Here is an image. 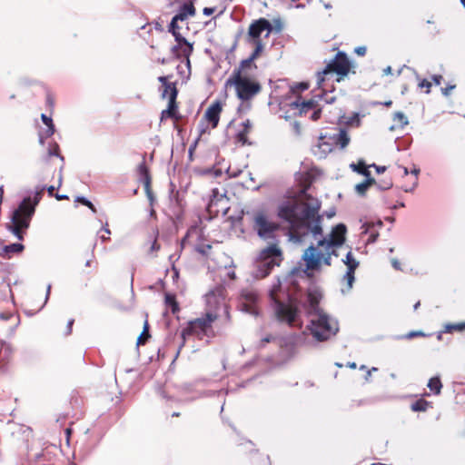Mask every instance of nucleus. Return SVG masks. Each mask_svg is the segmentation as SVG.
I'll return each instance as SVG.
<instances>
[{"label": "nucleus", "instance_id": "1", "mask_svg": "<svg viewBox=\"0 0 465 465\" xmlns=\"http://www.w3.org/2000/svg\"><path fill=\"white\" fill-rule=\"evenodd\" d=\"M307 189L308 186L301 191L299 200L279 210V216L290 224L292 238L299 242L309 233L315 238L322 234V217L319 214L321 202L308 193Z\"/></svg>", "mask_w": 465, "mask_h": 465}, {"label": "nucleus", "instance_id": "2", "mask_svg": "<svg viewBox=\"0 0 465 465\" xmlns=\"http://www.w3.org/2000/svg\"><path fill=\"white\" fill-rule=\"evenodd\" d=\"M347 229L343 223L334 226L328 238L318 241L316 246H309L302 254L306 269L319 270L322 264L330 266L331 256H338L337 249L345 242Z\"/></svg>", "mask_w": 465, "mask_h": 465}, {"label": "nucleus", "instance_id": "3", "mask_svg": "<svg viewBox=\"0 0 465 465\" xmlns=\"http://www.w3.org/2000/svg\"><path fill=\"white\" fill-rule=\"evenodd\" d=\"M255 60L250 58L241 61L226 81L227 85H233L237 97L242 101H249L262 91V84L255 74Z\"/></svg>", "mask_w": 465, "mask_h": 465}, {"label": "nucleus", "instance_id": "4", "mask_svg": "<svg viewBox=\"0 0 465 465\" xmlns=\"http://www.w3.org/2000/svg\"><path fill=\"white\" fill-rule=\"evenodd\" d=\"M45 188L37 192L34 200L31 197L25 198L18 207L13 212L11 222L7 229L20 241H23L26 230L30 226L32 217L35 212V206L42 198Z\"/></svg>", "mask_w": 465, "mask_h": 465}, {"label": "nucleus", "instance_id": "5", "mask_svg": "<svg viewBox=\"0 0 465 465\" xmlns=\"http://www.w3.org/2000/svg\"><path fill=\"white\" fill-rule=\"evenodd\" d=\"M272 31V25L271 22L265 18H259L251 23L248 28L246 41L254 46V50L248 58L256 60L262 54L264 45L261 36L265 33V37H268Z\"/></svg>", "mask_w": 465, "mask_h": 465}, {"label": "nucleus", "instance_id": "6", "mask_svg": "<svg viewBox=\"0 0 465 465\" xmlns=\"http://www.w3.org/2000/svg\"><path fill=\"white\" fill-rule=\"evenodd\" d=\"M217 320V315L212 312H207L203 317L194 319L187 323V326L183 329L181 337L183 339L182 346H184L187 338L196 336L202 340L204 336H210V332L213 335L212 331V324Z\"/></svg>", "mask_w": 465, "mask_h": 465}, {"label": "nucleus", "instance_id": "7", "mask_svg": "<svg viewBox=\"0 0 465 465\" xmlns=\"http://www.w3.org/2000/svg\"><path fill=\"white\" fill-rule=\"evenodd\" d=\"M316 319H312L308 329L312 337L318 341H325L334 336L339 331L337 322L331 320L325 312L316 314Z\"/></svg>", "mask_w": 465, "mask_h": 465}, {"label": "nucleus", "instance_id": "8", "mask_svg": "<svg viewBox=\"0 0 465 465\" xmlns=\"http://www.w3.org/2000/svg\"><path fill=\"white\" fill-rule=\"evenodd\" d=\"M252 227L260 238L267 240L274 237L280 225L271 219L267 211L260 209L252 213Z\"/></svg>", "mask_w": 465, "mask_h": 465}, {"label": "nucleus", "instance_id": "9", "mask_svg": "<svg viewBox=\"0 0 465 465\" xmlns=\"http://www.w3.org/2000/svg\"><path fill=\"white\" fill-rule=\"evenodd\" d=\"M259 260L258 275L264 278L275 266L281 264L283 260L282 252L276 243H272L260 252Z\"/></svg>", "mask_w": 465, "mask_h": 465}, {"label": "nucleus", "instance_id": "10", "mask_svg": "<svg viewBox=\"0 0 465 465\" xmlns=\"http://www.w3.org/2000/svg\"><path fill=\"white\" fill-rule=\"evenodd\" d=\"M352 64L348 55L344 52H338L334 58L327 64L322 73L319 74V81L322 82L324 79L322 75L334 73L337 74V81L344 79L351 71Z\"/></svg>", "mask_w": 465, "mask_h": 465}, {"label": "nucleus", "instance_id": "11", "mask_svg": "<svg viewBox=\"0 0 465 465\" xmlns=\"http://www.w3.org/2000/svg\"><path fill=\"white\" fill-rule=\"evenodd\" d=\"M229 209V198L226 196V191L221 192L218 188H213L206 207L210 216L217 217L220 213L225 215Z\"/></svg>", "mask_w": 465, "mask_h": 465}, {"label": "nucleus", "instance_id": "12", "mask_svg": "<svg viewBox=\"0 0 465 465\" xmlns=\"http://www.w3.org/2000/svg\"><path fill=\"white\" fill-rule=\"evenodd\" d=\"M240 302L242 311L252 315L259 314L260 293L252 287L241 291Z\"/></svg>", "mask_w": 465, "mask_h": 465}, {"label": "nucleus", "instance_id": "13", "mask_svg": "<svg viewBox=\"0 0 465 465\" xmlns=\"http://www.w3.org/2000/svg\"><path fill=\"white\" fill-rule=\"evenodd\" d=\"M175 38L176 45L171 49L176 59L184 58L188 67L191 65L190 55L193 51V45L189 43L180 31H170Z\"/></svg>", "mask_w": 465, "mask_h": 465}, {"label": "nucleus", "instance_id": "14", "mask_svg": "<svg viewBox=\"0 0 465 465\" xmlns=\"http://www.w3.org/2000/svg\"><path fill=\"white\" fill-rule=\"evenodd\" d=\"M274 304L277 319L280 322H286L289 326H293L298 315V308L282 301H277Z\"/></svg>", "mask_w": 465, "mask_h": 465}, {"label": "nucleus", "instance_id": "15", "mask_svg": "<svg viewBox=\"0 0 465 465\" xmlns=\"http://www.w3.org/2000/svg\"><path fill=\"white\" fill-rule=\"evenodd\" d=\"M169 118L173 121L174 128H177L178 123L183 119V115L179 113L178 110V103L175 91H173L172 97H169L168 99L167 108L162 111L160 121L163 123Z\"/></svg>", "mask_w": 465, "mask_h": 465}, {"label": "nucleus", "instance_id": "16", "mask_svg": "<svg viewBox=\"0 0 465 465\" xmlns=\"http://www.w3.org/2000/svg\"><path fill=\"white\" fill-rule=\"evenodd\" d=\"M195 14V8L192 2L183 4L178 13L173 17L169 25V31H180L182 28L179 23L184 22L188 16H193Z\"/></svg>", "mask_w": 465, "mask_h": 465}, {"label": "nucleus", "instance_id": "17", "mask_svg": "<svg viewBox=\"0 0 465 465\" xmlns=\"http://www.w3.org/2000/svg\"><path fill=\"white\" fill-rule=\"evenodd\" d=\"M223 111V104L221 101H214L210 104V106L206 109L204 114V119L211 124L212 128H216L219 121L220 115Z\"/></svg>", "mask_w": 465, "mask_h": 465}, {"label": "nucleus", "instance_id": "18", "mask_svg": "<svg viewBox=\"0 0 465 465\" xmlns=\"http://www.w3.org/2000/svg\"><path fill=\"white\" fill-rule=\"evenodd\" d=\"M322 300V293L317 290H310L307 292L308 306L306 308L308 315H316L324 312L320 308V302Z\"/></svg>", "mask_w": 465, "mask_h": 465}, {"label": "nucleus", "instance_id": "19", "mask_svg": "<svg viewBox=\"0 0 465 465\" xmlns=\"http://www.w3.org/2000/svg\"><path fill=\"white\" fill-rule=\"evenodd\" d=\"M252 129V123L249 119H246L243 121L240 125L239 128L236 130V133L234 134V140L237 143H240L241 145L250 144L248 142V134L251 133Z\"/></svg>", "mask_w": 465, "mask_h": 465}, {"label": "nucleus", "instance_id": "20", "mask_svg": "<svg viewBox=\"0 0 465 465\" xmlns=\"http://www.w3.org/2000/svg\"><path fill=\"white\" fill-rule=\"evenodd\" d=\"M25 250L22 243H11L0 249V256L4 259H11L13 256L21 253Z\"/></svg>", "mask_w": 465, "mask_h": 465}, {"label": "nucleus", "instance_id": "21", "mask_svg": "<svg viewBox=\"0 0 465 465\" xmlns=\"http://www.w3.org/2000/svg\"><path fill=\"white\" fill-rule=\"evenodd\" d=\"M171 76H159L158 81L162 84V98H165L168 96L172 97L173 91L176 92V96L178 95V89L176 87V83H173L169 81Z\"/></svg>", "mask_w": 465, "mask_h": 465}, {"label": "nucleus", "instance_id": "22", "mask_svg": "<svg viewBox=\"0 0 465 465\" xmlns=\"http://www.w3.org/2000/svg\"><path fill=\"white\" fill-rule=\"evenodd\" d=\"M138 173L140 175V179L143 184L145 192L147 193H149L151 191L152 177H151L149 169L146 166L144 162H143L142 163L139 164Z\"/></svg>", "mask_w": 465, "mask_h": 465}, {"label": "nucleus", "instance_id": "23", "mask_svg": "<svg viewBox=\"0 0 465 465\" xmlns=\"http://www.w3.org/2000/svg\"><path fill=\"white\" fill-rule=\"evenodd\" d=\"M334 143L340 148L344 149L350 143V137L346 130L340 129L339 132L331 137Z\"/></svg>", "mask_w": 465, "mask_h": 465}, {"label": "nucleus", "instance_id": "24", "mask_svg": "<svg viewBox=\"0 0 465 465\" xmlns=\"http://www.w3.org/2000/svg\"><path fill=\"white\" fill-rule=\"evenodd\" d=\"M301 98H299L297 101H295L292 104L295 105L297 108H300V114H305L310 110H314L317 108V102L313 99H310L308 101H302L300 102Z\"/></svg>", "mask_w": 465, "mask_h": 465}, {"label": "nucleus", "instance_id": "25", "mask_svg": "<svg viewBox=\"0 0 465 465\" xmlns=\"http://www.w3.org/2000/svg\"><path fill=\"white\" fill-rule=\"evenodd\" d=\"M164 304L171 309L173 314H176L180 312L179 302L176 300V295L173 293L166 292L164 294Z\"/></svg>", "mask_w": 465, "mask_h": 465}, {"label": "nucleus", "instance_id": "26", "mask_svg": "<svg viewBox=\"0 0 465 465\" xmlns=\"http://www.w3.org/2000/svg\"><path fill=\"white\" fill-rule=\"evenodd\" d=\"M429 408H432V402L424 399H419L411 405V410L415 412L426 411Z\"/></svg>", "mask_w": 465, "mask_h": 465}, {"label": "nucleus", "instance_id": "27", "mask_svg": "<svg viewBox=\"0 0 465 465\" xmlns=\"http://www.w3.org/2000/svg\"><path fill=\"white\" fill-rule=\"evenodd\" d=\"M350 167L354 172H356L365 177H369L371 175V172L368 169L370 166H367L363 160H359L357 163H351L350 165Z\"/></svg>", "mask_w": 465, "mask_h": 465}, {"label": "nucleus", "instance_id": "28", "mask_svg": "<svg viewBox=\"0 0 465 465\" xmlns=\"http://www.w3.org/2000/svg\"><path fill=\"white\" fill-rule=\"evenodd\" d=\"M444 331L447 333L462 332L465 331V322H448L443 325Z\"/></svg>", "mask_w": 465, "mask_h": 465}, {"label": "nucleus", "instance_id": "29", "mask_svg": "<svg viewBox=\"0 0 465 465\" xmlns=\"http://www.w3.org/2000/svg\"><path fill=\"white\" fill-rule=\"evenodd\" d=\"M41 119L43 121V123L46 125L47 129L45 130V135L47 137H50L52 136L54 132H55V128H54V124L53 123V119H52V115H46L45 114H41Z\"/></svg>", "mask_w": 465, "mask_h": 465}, {"label": "nucleus", "instance_id": "30", "mask_svg": "<svg viewBox=\"0 0 465 465\" xmlns=\"http://www.w3.org/2000/svg\"><path fill=\"white\" fill-rule=\"evenodd\" d=\"M149 328H150L149 322L147 320H145V322L143 323V331L137 338V342H136L137 346L144 345L147 342V341L150 339L151 335L149 332Z\"/></svg>", "mask_w": 465, "mask_h": 465}, {"label": "nucleus", "instance_id": "31", "mask_svg": "<svg viewBox=\"0 0 465 465\" xmlns=\"http://www.w3.org/2000/svg\"><path fill=\"white\" fill-rule=\"evenodd\" d=\"M428 387L436 395L440 393L442 388L441 381L439 377H432L429 380Z\"/></svg>", "mask_w": 465, "mask_h": 465}, {"label": "nucleus", "instance_id": "32", "mask_svg": "<svg viewBox=\"0 0 465 465\" xmlns=\"http://www.w3.org/2000/svg\"><path fill=\"white\" fill-rule=\"evenodd\" d=\"M45 105L50 115H53L55 107V97L54 94L47 90L45 94Z\"/></svg>", "mask_w": 465, "mask_h": 465}, {"label": "nucleus", "instance_id": "33", "mask_svg": "<svg viewBox=\"0 0 465 465\" xmlns=\"http://www.w3.org/2000/svg\"><path fill=\"white\" fill-rule=\"evenodd\" d=\"M158 233L159 232L157 230L153 231L151 240H150L151 245L149 247V252L151 254L157 252L161 248L160 244L157 242Z\"/></svg>", "mask_w": 465, "mask_h": 465}, {"label": "nucleus", "instance_id": "34", "mask_svg": "<svg viewBox=\"0 0 465 465\" xmlns=\"http://www.w3.org/2000/svg\"><path fill=\"white\" fill-rule=\"evenodd\" d=\"M345 264L347 265L348 271L353 272H355L359 265V262L355 260L351 252H349L346 255Z\"/></svg>", "mask_w": 465, "mask_h": 465}, {"label": "nucleus", "instance_id": "35", "mask_svg": "<svg viewBox=\"0 0 465 465\" xmlns=\"http://www.w3.org/2000/svg\"><path fill=\"white\" fill-rule=\"evenodd\" d=\"M280 291H281V282H280V280H277V282L274 283L272 285V289L270 290V298L274 303H276L277 301H281L278 297V293Z\"/></svg>", "mask_w": 465, "mask_h": 465}, {"label": "nucleus", "instance_id": "36", "mask_svg": "<svg viewBox=\"0 0 465 465\" xmlns=\"http://www.w3.org/2000/svg\"><path fill=\"white\" fill-rule=\"evenodd\" d=\"M393 121L400 126H404L409 124L407 116L401 112H396L393 114Z\"/></svg>", "mask_w": 465, "mask_h": 465}, {"label": "nucleus", "instance_id": "37", "mask_svg": "<svg viewBox=\"0 0 465 465\" xmlns=\"http://www.w3.org/2000/svg\"><path fill=\"white\" fill-rule=\"evenodd\" d=\"M51 156H57L61 159L62 163L64 162V157L60 154V148L56 143L51 144L48 149V157Z\"/></svg>", "mask_w": 465, "mask_h": 465}, {"label": "nucleus", "instance_id": "38", "mask_svg": "<svg viewBox=\"0 0 465 465\" xmlns=\"http://www.w3.org/2000/svg\"><path fill=\"white\" fill-rule=\"evenodd\" d=\"M75 202L87 206L93 213H96L95 206L89 200L85 199L84 197H77L75 199Z\"/></svg>", "mask_w": 465, "mask_h": 465}, {"label": "nucleus", "instance_id": "39", "mask_svg": "<svg viewBox=\"0 0 465 465\" xmlns=\"http://www.w3.org/2000/svg\"><path fill=\"white\" fill-rule=\"evenodd\" d=\"M427 336H429V335L421 331H411L406 333L403 336V338L411 340V339L416 338V337H427Z\"/></svg>", "mask_w": 465, "mask_h": 465}, {"label": "nucleus", "instance_id": "40", "mask_svg": "<svg viewBox=\"0 0 465 465\" xmlns=\"http://www.w3.org/2000/svg\"><path fill=\"white\" fill-rule=\"evenodd\" d=\"M431 85H432V83L430 81H428L427 79H421L419 84H418V86L420 88V89H423L425 88V93L426 94H430V88H431Z\"/></svg>", "mask_w": 465, "mask_h": 465}, {"label": "nucleus", "instance_id": "41", "mask_svg": "<svg viewBox=\"0 0 465 465\" xmlns=\"http://www.w3.org/2000/svg\"><path fill=\"white\" fill-rule=\"evenodd\" d=\"M354 272L353 271H347L344 275V280L347 282L348 288L351 289L352 287V283L354 282Z\"/></svg>", "mask_w": 465, "mask_h": 465}, {"label": "nucleus", "instance_id": "42", "mask_svg": "<svg viewBox=\"0 0 465 465\" xmlns=\"http://www.w3.org/2000/svg\"><path fill=\"white\" fill-rule=\"evenodd\" d=\"M369 189V187L367 186V184L364 183V181L361 183H358L356 186H355V190L356 192L358 193V194L360 195H364L367 192V190Z\"/></svg>", "mask_w": 465, "mask_h": 465}, {"label": "nucleus", "instance_id": "43", "mask_svg": "<svg viewBox=\"0 0 465 465\" xmlns=\"http://www.w3.org/2000/svg\"><path fill=\"white\" fill-rule=\"evenodd\" d=\"M455 88V84H448L445 87L441 88V93L443 95L449 96Z\"/></svg>", "mask_w": 465, "mask_h": 465}, {"label": "nucleus", "instance_id": "44", "mask_svg": "<svg viewBox=\"0 0 465 465\" xmlns=\"http://www.w3.org/2000/svg\"><path fill=\"white\" fill-rule=\"evenodd\" d=\"M392 181L391 180H385V181H382L381 183H377V185L379 186L380 189L381 190H388L390 188L392 187Z\"/></svg>", "mask_w": 465, "mask_h": 465}, {"label": "nucleus", "instance_id": "45", "mask_svg": "<svg viewBox=\"0 0 465 465\" xmlns=\"http://www.w3.org/2000/svg\"><path fill=\"white\" fill-rule=\"evenodd\" d=\"M322 115V109L321 108H315L313 113L311 115V119L312 121H317L321 118Z\"/></svg>", "mask_w": 465, "mask_h": 465}, {"label": "nucleus", "instance_id": "46", "mask_svg": "<svg viewBox=\"0 0 465 465\" xmlns=\"http://www.w3.org/2000/svg\"><path fill=\"white\" fill-rule=\"evenodd\" d=\"M443 80L442 75L440 74H434L431 76V83H433L435 85H440Z\"/></svg>", "mask_w": 465, "mask_h": 465}, {"label": "nucleus", "instance_id": "47", "mask_svg": "<svg viewBox=\"0 0 465 465\" xmlns=\"http://www.w3.org/2000/svg\"><path fill=\"white\" fill-rule=\"evenodd\" d=\"M366 47L365 46H358L355 48L354 52L358 54V55H361V56H363L365 55L366 54Z\"/></svg>", "mask_w": 465, "mask_h": 465}, {"label": "nucleus", "instance_id": "48", "mask_svg": "<svg viewBox=\"0 0 465 465\" xmlns=\"http://www.w3.org/2000/svg\"><path fill=\"white\" fill-rule=\"evenodd\" d=\"M379 236V233L378 232H370V235H369V238H368V243H371V242H374L377 238Z\"/></svg>", "mask_w": 465, "mask_h": 465}, {"label": "nucleus", "instance_id": "49", "mask_svg": "<svg viewBox=\"0 0 465 465\" xmlns=\"http://www.w3.org/2000/svg\"><path fill=\"white\" fill-rule=\"evenodd\" d=\"M216 11V7H204L203 13L204 15H212Z\"/></svg>", "mask_w": 465, "mask_h": 465}, {"label": "nucleus", "instance_id": "50", "mask_svg": "<svg viewBox=\"0 0 465 465\" xmlns=\"http://www.w3.org/2000/svg\"><path fill=\"white\" fill-rule=\"evenodd\" d=\"M364 183L367 184V186L370 188L371 185L373 184H377V182L375 181L374 178L371 177V175L369 177H366V180L364 181Z\"/></svg>", "mask_w": 465, "mask_h": 465}, {"label": "nucleus", "instance_id": "51", "mask_svg": "<svg viewBox=\"0 0 465 465\" xmlns=\"http://www.w3.org/2000/svg\"><path fill=\"white\" fill-rule=\"evenodd\" d=\"M370 166L371 167H374L378 173H384L386 171V166H379V165H376L375 163H373V164H371Z\"/></svg>", "mask_w": 465, "mask_h": 465}, {"label": "nucleus", "instance_id": "52", "mask_svg": "<svg viewBox=\"0 0 465 465\" xmlns=\"http://www.w3.org/2000/svg\"><path fill=\"white\" fill-rule=\"evenodd\" d=\"M74 321L73 319L68 322L66 334H70L72 332V326L74 324Z\"/></svg>", "mask_w": 465, "mask_h": 465}, {"label": "nucleus", "instance_id": "53", "mask_svg": "<svg viewBox=\"0 0 465 465\" xmlns=\"http://www.w3.org/2000/svg\"><path fill=\"white\" fill-rule=\"evenodd\" d=\"M273 340L272 336L269 335L265 338H263L261 342L262 343V345H264L265 343H268L270 341H272Z\"/></svg>", "mask_w": 465, "mask_h": 465}, {"label": "nucleus", "instance_id": "54", "mask_svg": "<svg viewBox=\"0 0 465 465\" xmlns=\"http://www.w3.org/2000/svg\"><path fill=\"white\" fill-rule=\"evenodd\" d=\"M54 190H55V188H54V185H51V186L47 187V192H48L49 196H54L55 195L54 194Z\"/></svg>", "mask_w": 465, "mask_h": 465}, {"label": "nucleus", "instance_id": "55", "mask_svg": "<svg viewBox=\"0 0 465 465\" xmlns=\"http://www.w3.org/2000/svg\"><path fill=\"white\" fill-rule=\"evenodd\" d=\"M419 170L418 169H414L412 171V173L414 174V177H413V184H416L417 183V181H418V173H419Z\"/></svg>", "mask_w": 465, "mask_h": 465}, {"label": "nucleus", "instance_id": "56", "mask_svg": "<svg viewBox=\"0 0 465 465\" xmlns=\"http://www.w3.org/2000/svg\"><path fill=\"white\" fill-rule=\"evenodd\" d=\"M214 295H215V294H214V292H213V291L209 292L206 294L207 302H210L211 299H212L213 297H214Z\"/></svg>", "mask_w": 465, "mask_h": 465}, {"label": "nucleus", "instance_id": "57", "mask_svg": "<svg viewBox=\"0 0 465 465\" xmlns=\"http://www.w3.org/2000/svg\"><path fill=\"white\" fill-rule=\"evenodd\" d=\"M299 88H300L301 90H306V89H308V88H309V84H308L307 83H301V84H299Z\"/></svg>", "mask_w": 465, "mask_h": 465}, {"label": "nucleus", "instance_id": "58", "mask_svg": "<svg viewBox=\"0 0 465 465\" xmlns=\"http://www.w3.org/2000/svg\"><path fill=\"white\" fill-rule=\"evenodd\" d=\"M381 104L386 106V107H391L392 105V101L391 100H388L386 102H383V103H380Z\"/></svg>", "mask_w": 465, "mask_h": 465}, {"label": "nucleus", "instance_id": "59", "mask_svg": "<svg viewBox=\"0 0 465 465\" xmlns=\"http://www.w3.org/2000/svg\"><path fill=\"white\" fill-rule=\"evenodd\" d=\"M54 197H55L57 200H59V201H60V200H64V199H66V200H67V199H68V196H66V195H60V194H58V193H56V194L54 195Z\"/></svg>", "mask_w": 465, "mask_h": 465}, {"label": "nucleus", "instance_id": "60", "mask_svg": "<svg viewBox=\"0 0 465 465\" xmlns=\"http://www.w3.org/2000/svg\"><path fill=\"white\" fill-rule=\"evenodd\" d=\"M62 168L63 166H61L59 170L58 186H61L62 184Z\"/></svg>", "mask_w": 465, "mask_h": 465}, {"label": "nucleus", "instance_id": "61", "mask_svg": "<svg viewBox=\"0 0 465 465\" xmlns=\"http://www.w3.org/2000/svg\"><path fill=\"white\" fill-rule=\"evenodd\" d=\"M392 265H393V267H394L395 269H397V270H400V269H401V268H400V262H399L398 261H396V260H393V261H392Z\"/></svg>", "mask_w": 465, "mask_h": 465}, {"label": "nucleus", "instance_id": "62", "mask_svg": "<svg viewBox=\"0 0 465 465\" xmlns=\"http://www.w3.org/2000/svg\"><path fill=\"white\" fill-rule=\"evenodd\" d=\"M443 333H446V332L444 331V328H443L440 331H439V333H438V335H437V339H438L439 341H441V340H442V335H443Z\"/></svg>", "mask_w": 465, "mask_h": 465}, {"label": "nucleus", "instance_id": "63", "mask_svg": "<svg viewBox=\"0 0 465 465\" xmlns=\"http://www.w3.org/2000/svg\"><path fill=\"white\" fill-rule=\"evenodd\" d=\"M391 66H387L386 68L383 69V74H389L391 73Z\"/></svg>", "mask_w": 465, "mask_h": 465}, {"label": "nucleus", "instance_id": "64", "mask_svg": "<svg viewBox=\"0 0 465 465\" xmlns=\"http://www.w3.org/2000/svg\"><path fill=\"white\" fill-rule=\"evenodd\" d=\"M10 316H11L10 314H5V313L0 314V317L4 320H8Z\"/></svg>", "mask_w": 465, "mask_h": 465}]
</instances>
